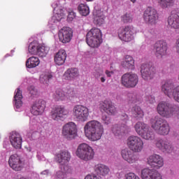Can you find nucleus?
<instances>
[{"mask_svg":"<svg viewBox=\"0 0 179 179\" xmlns=\"http://www.w3.org/2000/svg\"><path fill=\"white\" fill-rule=\"evenodd\" d=\"M62 166H63L64 173H69L71 171V168H69V166L66 165V164Z\"/></svg>","mask_w":179,"mask_h":179,"instance_id":"obj_57","label":"nucleus"},{"mask_svg":"<svg viewBox=\"0 0 179 179\" xmlns=\"http://www.w3.org/2000/svg\"><path fill=\"white\" fill-rule=\"evenodd\" d=\"M85 136L90 141L96 142L100 141L103 134H104V127L97 120H91L87 122L84 127Z\"/></svg>","mask_w":179,"mask_h":179,"instance_id":"obj_1","label":"nucleus"},{"mask_svg":"<svg viewBox=\"0 0 179 179\" xmlns=\"http://www.w3.org/2000/svg\"><path fill=\"white\" fill-rule=\"evenodd\" d=\"M167 42L158 41L154 44V52L157 58H163L167 54Z\"/></svg>","mask_w":179,"mask_h":179,"instance_id":"obj_13","label":"nucleus"},{"mask_svg":"<svg viewBox=\"0 0 179 179\" xmlns=\"http://www.w3.org/2000/svg\"><path fill=\"white\" fill-rule=\"evenodd\" d=\"M139 82L138 75L134 73H126L121 77V83L124 87H135Z\"/></svg>","mask_w":179,"mask_h":179,"instance_id":"obj_6","label":"nucleus"},{"mask_svg":"<svg viewBox=\"0 0 179 179\" xmlns=\"http://www.w3.org/2000/svg\"><path fill=\"white\" fill-rule=\"evenodd\" d=\"M55 160L60 166L68 164L71 161V152L68 150H60L56 154Z\"/></svg>","mask_w":179,"mask_h":179,"instance_id":"obj_20","label":"nucleus"},{"mask_svg":"<svg viewBox=\"0 0 179 179\" xmlns=\"http://www.w3.org/2000/svg\"><path fill=\"white\" fill-rule=\"evenodd\" d=\"M94 23L96 24V26H101L104 23V20L106 19V16L101 11H96L94 13Z\"/></svg>","mask_w":179,"mask_h":179,"instance_id":"obj_35","label":"nucleus"},{"mask_svg":"<svg viewBox=\"0 0 179 179\" xmlns=\"http://www.w3.org/2000/svg\"><path fill=\"white\" fill-rule=\"evenodd\" d=\"M145 101H148V103H150V104H153L156 102V100L155 99V96L150 95L146 96Z\"/></svg>","mask_w":179,"mask_h":179,"instance_id":"obj_53","label":"nucleus"},{"mask_svg":"<svg viewBox=\"0 0 179 179\" xmlns=\"http://www.w3.org/2000/svg\"><path fill=\"white\" fill-rule=\"evenodd\" d=\"M73 115L79 121H85L89 117V109L83 106H76L73 109Z\"/></svg>","mask_w":179,"mask_h":179,"instance_id":"obj_11","label":"nucleus"},{"mask_svg":"<svg viewBox=\"0 0 179 179\" xmlns=\"http://www.w3.org/2000/svg\"><path fill=\"white\" fill-rule=\"evenodd\" d=\"M80 15L82 16H87L89 13H90V10H89V6L86 4L81 3L78 6V8Z\"/></svg>","mask_w":179,"mask_h":179,"instance_id":"obj_43","label":"nucleus"},{"mask_svg":"<svg viewBox=\"0 0 179 179\" xmlns=\"http://www.w3.org/2000/svg\"><path fill=\"white\" fill-rule=\"evenodd\" d=\"M140 136L146 141H153V139H155V132L149 129L148 127Z\"/></svg>","mask_w":179,"mask_h":179,"instance_id":"obj_40","label":"nucleus"},{"mask_svg":"<svg viewBox=\"0 0 179 179\" xmlns=\"http://www.w3.org/2000/svg\"><path fill=\"white\" fill-rule=\"evenodd\" d=\"M154 146L163 153H173L174 147L167 138H158L154 141Z\"/></svg>","mask_w":179,"mask_h":179,"instance_id":"obj_4","label":"nucleus"},{"mask_svg":"<svg viewBox=\"0 0 179 179\" xmlns=\"http://www.w3.org/2000/svg\"><path fill=\"white\" fill-rule=\"evenodd\" d=\"M40 65V59L37 57H31L26 62L27 68H36Z\"/></svg>","mask_w":179,"mask_h":179,"instance_id":"obj_36","label":"nucleus"},{"mask_svg":"<svg viewBox=\"0 0 179 179\" xmlns=\"http://www.w3.org/2000/svg\"><path fill=\"white\" fill-rule=\"evenodd\" d=\"M101 120L103 121V124H104V125H108L111 122L110 117H107L106 115L102 116Z\"/></svg>","mask_w":179,"mask_h":179,"instance_id":"obj_51","label":"nucleus"},{"mask_svg":"<svg viewBox=\"0 0 179 179\" xmlns=\"http://www.w3.org/2000/svg\"><path fill=\"white\" fill-rule=\"evenodd\" d=\"M53 97L56 101H59V100H65V99H66L65 90L64 89H57L55 91Z\"/></svg>","mask_w":179,"mask_h":179,"instance_id":"obj_39","label":"nucleus"},{"mask_svg":"<svg viewBox=\"0 0 179 179\" xmlns=\"http://www.w3.org/2000/svg\"><path fill=\"white\" fill-rule=\"evenodd\" d=\"M10 142L13 147L15 149H21L22 148V136L16 131H13L10 134Z\"/></svg>","mask_w":179,"mask_h":179,"instance_id":"obj_26","label":"nucleus"},{"mask_svg":"<svg viewBox=\"0 0 179 179\" xmlns=\"http://www.w3.org/2000/svg\"><path fill=\"white\" fill-rule=\"evenodd\" d=\"M143 20L145 23H148V24H156L157 20H159V13H157V10L152 7L147 8L143 13Z\"/></svg>","mask_w":179,"mask_h":179,"instance_id":"obj_7","label":"nucleus"},{"mask_svg":"<svg viewBox=\"0 0 179 179\" xmlns=\"http://www.w3.org/2000/svg\"><path fill=\"white\" fill-rule=\"evenodd\" d=\"M86 37H90L92 38H97L99 40H103L101 38V31L99 28H92L86 35Z\"/></svg>","mask_w":179,"mask_h":179,"instance_id":"obj_34","label":"nucleus"},{"mask_svg":"<svg viewBox=\"0 0 179 179\" xmlns=\"http://www.w3.org/2000/svg\"><path fill=\"white\" fill-rule=\"evenodd\" d=\"M45 109V101L39 99L33 104L31 109V113L34 115H41Z\"/></svg>","mask_w":179,"mask_h":179,"instance_id":"obj_22","label":"nucleus"},{"mask_svg":"<svg viewBox=\"0 0 179 179\" xmlns=\"http://www.w3.org/2000/svg\"><path fill=\"white\" fill-rule=\"evenodd\" d=\"M176 52L179 54V38L176 42Z\"/></svg>","mask_w":179,"mask_h":179,"instance_id":"obj_61","label":"nucleus"},{"mask_svg":"<svg viewBox=\"0 0 179 179\" xmlns=\"http://www.w3.org/2000/svg\"><path fill=\"white\" fill-rule=\"evenodd\" d=\"M171 103L166 101H161L157 106V111L164 118H171L170 113Z\"/></svg>","mask_w":179,"mask_h":179,"instance_id":"obj_17","label":"nucleus"},{"mask_svg":"<svg viewBox=\"0 0 179 179\" xmlns=\"http://www.w3.org/2000/svg\"><path fill=\"white\" fill-rule=\"evenodd\" d=\"M18 179H27V178L24 177V176H21L20 178H19Z\"/></svg>","mask_w":179,"mask_h":179,"instance_id":"obj_63","label":"nucleus"},{"mask_svg":"<svg viewBox=\"0 0 179 179\" xmlns=\"http://www.w3.org/2000/svg\"><path fill=\"white\" fill-rule=\"evenodd\" d=\"M76 155L81 160L89 162L94 157V150L89 144L81 143L78 145Z\"/></svg>","mask_w":179,"mask_h":179,"instance_id":"obj_3","label":"nucleus"},{"mask_svg":"<svg viewBox=\"0 0 179 179\" xmlns=\"http://www.w3.org/2000/svg\"><path fill=\"white\" fill-rule=\"evenodd\" d=\"M126 179H141L139 176L135 175L134 173H127L126 176Z\"/></svg>","mask_w":179,"mask_h":179,"instance_id":"obj_52","label":"nucleus"},{"mask_svg":"<svg viewBox=\"0 0 179 179\" xmlns=\"http://www.w3.org/2000/svg\"><path fill=\"white\" fill-rule=\"evenodd\" d=\"M122 22L124 23H131L133 20L132 15L129 13H127L121 17Z\"/></svg>","mask_w":179,"mask_h":179,"instance_id":"obj_47","label":"nucleus"},{"mask_svg":"<svg viewBox=\"0 0 179 179\" xmlns=\"http://www.w3.org/2000/svg\"><path fill=\"white\" fill-rule=\"evenodd\" d=\"M99 109L106 113L108 115H115L117 114V108L111 101L104 100L99 103Z\"/></svg>","mask_w":179,"mask_h":179,"instance_id":"obj_12","label":"nucleus"},{"mask_svg":"<svg viewBox=\"0 0 179 179\" xmlns=\"http://www.w3.org/2000/svg\"><path fill=\"white\" fill-rule=\"evenodd\" d=\"M52 79V76L50 73L45 74L44 76H41L40 78V82L41 83H43V85H48L50 83V81Z\"/></svg>","mask_w":179,"mask_h":179,"instance_id":"obj_45","label":"nucleus"},{"mask_svg":"<svg viewBox=\"0 0 179 179\" xmlns=\"http://www.w3.org/2000/svg\"><path fill=\"white\" fill-rule=\"evenodd\" d=\"M141 73L143 79L149 82V80H152L155 78L156 69L149 64H142Z\"/></svg>","mask_w":179,"mask_h":179,"instance_id":"obj_14","label":"nucleus"},{"mask_svg":"<svg viewBox=\"0 0 179 179\" xmlns=\"http://www.w3.org/2000/svg\"><path fill=\"white\" fill-rule=\"evenodd\" d=\"M48 174H50V170H48V169H46V170L41 172V176H48Z\"/></svg>","mask_w":179,"mask_h":179,"instance_id":"obj_60","label":"nucleus"},{"mask_svg":"<svg viewBox=\"0 0 179 179\" xmlns=\"http://www.w3.org/2000/svg\"><path fill=\"white\" fill-rule=\"evenodd\" d=\"M127 100L130 103H138L141 100V97L136 93H128L127 94Z\"/></svg>","mask_w":179,"mask_h":179,"instance_id":"obj_44","label":"nucleus"},{"mask_svg":"<svg viewBox=\"0 0 179 179\" xmlns=\"http://www.w3.org/2000/svg\"><path fill=\"white\" fill-rule=\"evenodd\" d=\"M66 59V52L65 50L62 49L55 55V62L56 65H64Z\"/></svg>","mask_w":179,"mask_h":179,"instance_id":"obj_30","label":"nucleus"},{"mask_svg":"<svg viewBox=\"0 0 179 179\" xmlns=\"http://www.w3.org/2000/svg\"><path fill=\"white\" fill-rule=\"evenodd\" d=\"M64 90L66 99H68V97H73V96H75V90L73 88L67 87L64 88Z\"/></svg>","mask_w":179,"mask_h":179,"instance_id":"obj_48","label":"nucleus"},{"mask_svg":"<svg viewBox=\"0 0 179 179\" xmlns=\"http://www.w3.org/2000/svg\"><path fill=\"white\" fill-rule=\"evenodd\" d=\"M22 99H23V95H22V90H20V88H17L14 95V108L15 111L20 110L22 106H23Z\"/></svg>","mask_w":179,"mask_h":179,"instance_id":"obj_29","label":"nucleus"},{"mask_svg":"<svg viewBox=\"0 0 179 179\" xmlns=\"http://www.w3.org/2000/svg\"><path fill=\"white\" fill-rule=\"evenodd\" d=\"M64 171H59L56 173V178L64 179Z\"/></svg>","mask_w":179,"mask_h":179,"instance_id":"obj_56","label":"nucleus"},{"mask_svg":"<svg viewBox=\"0 0 179 179\" xmlns=\"http://www.w3.org/2000/svg\"><path fill=\"white\" fill-rule=\"evenodd\" d=\"M52 7L53 8L55 15L52 17L50 23L61 22V20L64 19V16H65V10L62 7L58 6V3H52Z\"/></svg>","mask_w":179,"mask_h":179,"instance_id":"obj_19","label":"nucleus"},{"mask_svg":"<svg viewBox=\"0 0 179 179\" xmlns=\"http://www.w3.org/2000/svg\"><path fill=\"white\" fill-rule=\"evenodd\" d=\"M168 24L171 29L179 30V8H174L168 17Z\"/></svg>","mask_w":179,"mask_h":179,"instance_id":"obj_18","label":"nucleus"},{"mask_svg":"<svg viewBox=\"0 0 179 179\" xmlns=\"http://www.w3.org/2000/svg\"><path fill=\"white\" fill-rule=\"evenodd\" d=\"M73 36V32L72 31V29L69 27H63L59 30V41L62 43L66 44V43H69L72 39Z\"/></svg>","mask_w":179,"mask_h":179,"instance_id":"obj_21","label":"nucleus"},{"mask_svg":"<svg viewBox=\"0 0 179 179\" xmlns=\"http://www.w3.org/2000/svg\"><path fill=\"white\" fill-rule=\"evenodd\" d=\"M36 134H38V132L33 133L32 136H34V135H36Z\"/></svg>","mask_w":179,"mask_h":179,"instance_id":"obj_64","label":"nucleus"},{"mask_svg":"<svg viewBox=\"0 0 179 179\" xmlns=\"http://www.w3.org/2000/svg\"><path fill=\"white\" fill-rule=\"evenodd\" d=\"M64 76L67 80H74L79 76V71L76 68H71L66 70Z\"/></svg>","mask_w":179,"mask_h":179,"instance_id":"obj_31","label":"nucleus"},{"mask_svg":"<svg viewBox=\"0 0 179 179\" xmlns=\"http://www.w3.org/2000/svg\"><path fill=\"white\" fill-rule=\"evenodd\" d=\"M101 82L102 83H104V82H106V77H104V74H103V76H101Z\"/></svg>","mask_w":179,"mask_h":179,"instance_id":"obj_62","label":"nucleus"},{"mask_svg":"<svg viewBox=\"0 0 179 179\" xmlns=\"http://www.w3.org/2000/svg\"><path fill=\"white\" fill-rule=\"evenodd\" d=\"M127 145L134 153H140L143 150V141L138 136H130L127 138Z\"/></svg>","mask_w":179,"mask_h":179,"instance_id":"obj_5","label":"nucleus"},{"mask_svg":"<svg viewBox=\"0 0 179 179\" xmlns=\"http://www.w3.org/2000/svg\"><path fill=\"white\" fill-rule=\"evenodd\" d=\"M131 115L134 118H143V110L138 106H134L131 110Z\"/></svg>","mask_w":179,"mask_h":179,"instance_id":"obj_37","label":"nucleus"},{"mask_svg":"<svg viewBox=\"0 0 179 179\" xmlns=\"http://www.w3.org/2000/svg\"><path fill=\"white\" fill-rule=\"evenodd\" d=\"M142 179H162V175L154 169L145 168L141 171Z\"/></svg>","mask_w":179,"mask_h":179,"instance_id":"obj_23","label":"nucleus"},{"mask_svg":"<svg viewBox=\"0 0 179 179\" xmlns=\"http://www.w3.org/2000/svg\"><path fill=\"white\" fill-rule=\"evenodd\" d=\"M157 2L163 9L170 8L174 5V0H157Z\"/></svg>","mask_w":179,"mask_h":179,"instance_id":"obj_42","label":"nucleus"},{"mask_svg":"<svg viewBox=\"0 0 179 179\" xmlns=\"http://www.w3.org/2000/svg\"><path fill=\"white\" fill-rule=\"evenodd\" d=\"M77 132L78 129H76V124L72 122L66 123L63 127L62 134L64 136H65V138H66V139H75Z\"/></svg>","mask_w":179,"mask_h":179,"instance_id":"obj_10","label":"nucleus"},{"mask_svg":"<svg viewBox=\"0 0 179 179\" xmlns=\"http://www.w3.org/2000/svg\"><path fill=\"white\" fill-rule=\"evenodd\" d=\"M118 37L122 41H132L134 40V32L132 31V27L127 26L120 27L118 31Z\"/></svg>","mask_w":179,"mask_h":179,"instance_id":"obj_9","label":"nucleus"},{"mask_svg":"<svg viewBox=\"0 0 179 179\" xmlns=\"http://www.w3.org/2000/svg\"><path fill=\"white\" fill-rule=\"evenodd\" d=\"M169 113H171V117L173 115H176V116L179 115V106L177 105H171V103Z\"/></svg>","mask_w":179,"mask_h":179,"instance_id":"obj_46","label":"nucleus"},{"mask_svg":"<svg viewBox=\"0 0 179 179\" xmlns=\"http://www.w3.org/2000/svg\"><path fill=\"white\" fill-rule=\"evenodd\" d=\"M130 131L131 129L127 125L119 126L117 124H115L112 128L113 134H114L115 136H117V138H122L124 135L128 134Z\"/></svg>","mask_w":179,"mask_h":179,"instance_id":"obj_25","label":"nucleus"},{"mask_svg":"<svg viewBox=\"0 0 179 179\" xmlns=\"http://www.w3.org/2000/svg\"><path fill=\"white\" fill-rule=\"evenodd\" d=\"M86 42L87 44L92 48H98V47H100V44L103 43V39H97L96 38L86 36Z\"/></svg>","mask_w":179,"mask_h":179,"instance_id":"obj_33","label":"nucleus"},{"mask_svg":"<svg viewBox=\"0 0 179 179\" xmlns=\"http://www.w3.org/2000/svg\"><path fill=\"white\" fill-rule=\"evenodd\" d=\"M94 172L99 177H107L110 174V167L103 164H98L94 166Z\"/></svg>","mask_w":179,"mask_h":179,"instance_id":"obj_27","label":"nucleus"},{"mask_svg":"<svg viewBox=\"0 0 179 179\" xmlns=\"http://www.w3.org/2000/svg\"><path fill=\"white\" fill-rule=\"evenodd\" d=\"M8 164L14 171H22L24 166L22 157L17 154L10 155L8 159Z\"/></svg>","mask_w":179,"mask_h":179,"instance_id":"obj_8","label":"nucleus"},{"mask_svg":"<svg viewBox=\"0 0 179 179\" xmlns=\"http://www.w3.org/2000/svg\"><path fill=\"white\" fill-rule=\"evenodd\" d=\"M50 48L39 44V48H38L36 55H38L41 58H43V57H47V54H48Z\"/></svg>","mask_w":179,"mask_h":179,"instance_id":"obj_41","label":"nucleus"},{"mask_svg":"<svg viewBox=\"0 0 179 179\" xmlns=\"http://www.w3.org/2000/svg\"><path fill=\"white\" fill-rule=\"evenodd\" d=\"M121 65L124 69H130L132 71L135 69V60L134 57L130 55H125L123 61L121 62Z\"/></svg>","mask_w":179,"mask_h":179,"instance_id":"obj_28","label":"nucleus"},{"mask_svg":"<svg viewBox=\"0 0 179 179\" xmlns=\"http://www.w3.org/2000/svg\"><path fill=\"white\" fill-rule=\"evenodd\" d=\"M148 163L150 167H152V169H156L157 170L162 169V167L164 166L163 157L157 154L150 155L148 158Z\"/></svg>","mask_w":179,"mask_h":179,"instance_id":"obj_16","label":"nucleus"},{"mask_svg":"<svg viewBox=\"0 0 179 179\" xmlns=\"http://www.w3.org/2000/svg\"><path fill=\"white\" fill-rule=\"evenodd\" d=\"M121 118H122V120H123L124 121H128V120H129L128 115H127L126 113H123L121 115Z\"/></svg>","mask_w":179,"mask_h":179,"instance_id":"obj_59","label":"nucleus"},{"mask_svg":"<svg viewBox=\"0 0 179 179\" xmlns=\"http://www.w3.org/2000/svg\"><path fill=\"white\" fill-rule=\"evenodd\" d=\"M69 111L65 109L64 107L62 106H57L53 108L50 112V118L55 121H59L61 118H64L65 115H68Z\"/></svg>","mask_w":179,"mask_h":179,"instance_id":"obj_15","label":"nucleus"},{"mask_svg":"<svg viewBox=\"0 0 179 179\" xmlns=\"http://www.w3.org/2000/svg\"><path fill=\"white\" fill-rule=\"evenodd\" d=\"M145 36L146 38H148L149 40H152L153 38H156V32L155 30L151 29L150 31H148L145 33Z\"/></svg>","mask_w":179,"mask_h":179,"instance_id":"obj_49","label":"nucleus"},{"mask_svg":"<svg viewBox=\"0 0 179 179\" xmlns=\"http://www.w3.org/2000/svg\"><path fill=\"white\" fill-rule=\"evenodd\" d=\"M148 128L149 127L148 126V124H146L143 122H137L134 125V129L136 134L139 135V136H141L144 132H145L146 129H148Z\"/></svg>","mask_w":179,"mask_h":179,"instance_id":"obj_32","label":"nucleus"},{"mask_svg":"<svg viewBox=\"0 0 179 179\" xmlns=\"http://www.w3.org/2000/svg\"><path fill=\"white\" fill-rule=\"evenodd\" d=\"M151 127L156 134L162 136L169 135L170 132V124L169 122L163 117L155 116L150 120Z\"/></svg>","mask_w":179,"mask_h":179,"instance_id":"obj_2","label":"nucleus"},{"mask_svg":"<svg viewBox=\"0 0 179 179\" xmlns=\"http://www.w3.org/2000/svg\"><path fill=\"white\" fill-rule=\"evenodd\" d=\"M40 47V43L37 41H34L29 43L28 46L29 53L31 55H36L37 54V51L38 50V48Z\"/></svg>","mask_w":179,"mask_h":179,"instance_id":"obj_38","label":"nucleus"},{"mask_svg":"<svg viewBox=\"0 0 179 179\" xmlns=\"http://www.w3.org/2000/svg\"><path fill=\"white\" fill-rule=\"evenodd\" d=\"M29 92L32 97H36L38 94V91L36 90V87L31 85L29 87Z\"/></svg>","mask_w":179,"mask_h":179,"instance_id":"obj_50","label":"nucleus"},{"mask_svg":"<svg viewBox=\"0 0 179 179\" xmlns=\"http://www.w3.org/2000/svg\"><path fill=\"white\" fill-rule=\"evenodd\" d=\"M105 73L108 76V78H111V76L114 75V71H109L108 70H106Z\"/></svg>","mask_w":179,"mask_h":179,"instance_id":"obj_58","label":"nucleus"},{"mask_svg":"<svg viewBox=\"0 0 179 179\" xmlns=\"http://www.w3.org/2000/svg\"><path fill=\"white\" fill-rule=\"evenodd\" d=\"M94 75L96 79H99V78H101V76H103V75H104V72H103V70H99V71L94 72Z\"/></svg>","mask_w":179,"mask_h":179,"instance_id":"obj_55","label":"nucleus"},{"mask_svg":"<svg viewBox=\"0 0 179 179\" xmlns=\"http://www.w3.org/2000/svg\"><path fill=\"white\" fill-rule=\"evenodd\" d=\"M75 17H76V13L73 11H71L69 13L67 19L69 20V22H72Z\"/></svg>","mask_w":179,"mask_h":179,"instance_id":"obj_54","label":"nucleus"},{"mask_svg":"<svg viewBox=\"0 0 179 179\" xmlns=\"http://www.w3.org/2000/svg\"><path fill=\"white\" fill-rule=\"evenodd\" d=\"M135 152L131 150L128 148H125L122 150L121 155L122 159L129 163V164H133V163L136 162V155L134 154Z\"/></svg>","mask_w":179,"mask_h":179,"instance_id":"obj_24","label":"nucleus"}]
</instances>
